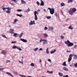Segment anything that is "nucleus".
<instances>
[{
	"label": "nucleus",
	"mask_w": 77,
	"mask_h": 77,
	"mask_svg": "<svg viewBox=\"0 0 77 77\" xmlns=\"http://www.w3.org/2000/svg\"><path fill=\"white\" fill-rule=\"evenodd\" d=\"M65 43L66 44L68 47H70L74 45V44L70 42L69 40H67L65 42Z\"/></svg>",
	"instance_id": "obj_1"
},
{
	"label": "nucleus",
	"mask_w": 77,
	"mask_h": 77,
	"mask_svg": "<svg viewBox=\"0 0 77 77\" xmlns=\"http://www.w3.org/2000/svg\"><path fill=\"white\" fill-rule=\"evenodd\" d=\"M75 11H76V9L75 8H74L72 9H70L69 11V12L71 15H72L73 14V13H74Z\"/></svg>",
	"instance_id": "obj_2"
},
{
	"label": "nucleus",
	"mask_w": 77,
	"mask_h": 77,
	"mask_svg": "<svg viewBox=\"0 0 77 77\" xmlns=\"http://www.w3.org/2000/svg\"><path fill=\"white\" fill-rule=\"evenodd\" d=\"M48 9L49 10L51 14H53L54 13V8H48Z\"/></svg>",
	"instance_id": "obj_3"
},
{
	"label": "nucleus",
	"mask_w": 77,
	"mask_h": 77,
	"mask_svg": "<svg viewBox=\"0 0 77 77\" xmlns=\"http://www.w3.org/2000/svg\"><path fill=\"white\" fill-rule=\"evenodd\" d=\"M38 14H39V13H38L37 11H34V15L35 16V21H37V20H38V17L37 15H38Z\"/></svg>",
	"instance_id": "obj_4"
},
{
	"label": "nucleus",
	"mask_w": 77,
	"mask_h": 77,
	"mask_svg": "<svg viewBox=\"0 0 77 77\" xmlns=\"http://www.w3.org/2000/svg\"><path fill=\"white\" fill-rule=\"evenodd\" d=\"M1 54L3 55H6L7 54V51L6 50H3L1 51Z\"/></svg>",
	"instance_id": "obj_5"
},
{
	"label": "nucleus",
	"mask_w": 77,
	"mask_h": 77,
	"mask_svg": "<svg viewBox=\"0 0 77 77\" xmlns=\"http://www.w3.org/2000/svg\"><path fill=\"white\" fill-rule=\"evenodd\" d=\"M35 24V21H30V22L29 23V26H31V25H33Z\"/></svg>",
	"instance_id": "obj_6"
},
{
	"label": "nucleus",
	"mask_w": 77,
	"mask_h": 77,
	"mask_svg": "<svg viewBox=\"0 0 77 77\" xmlns=\"http://www.w3.org/2000/svg\"><path fill=\"white\" fill-rule=\"evenodd\" d=\"M48 29L49 30H51V31H53L54 29L53 26H49Z\"/></svg>",
	"instance_id": "obj_7"
},
{
	"label": "nucleus",
	"mask_w": 77,
	"mask_h": 77,
	"mask_svg": "<svg viewBox=\"0 0 77 77\" xmlns=\"http://www.w3.org/2000/svg\"><path fill=\"white\" fill-rule=\"evenodd\" d=\"M20 40L21 41H23V42H27V40L25 39H22L21 38H20Z\"/></svg>",
	"instance_id": "obj_8"
},
{
	"label": "nucleus",
	"mask_w": 77,
	"mask_h": 77,
	"mask_svg": "<svg viewBox=\"0 0 77 77\" xmlns=\"http://www.w3.org/2000/svg\"><path fill=\"white\" fill-rule=\"evenodd\" d=\"M14 29H11L10 31V33L11 34H13V33H14Z\"/></svg>",
	"instance_id": "obj_9"
},
{
	"label": "nucleus",
	"mask_w": 77,
	"mask_h": 77,
	"mask_svg": "<svg viewBox=\"0 0 77 77\" xmlns=\"http://www.w3.org/2000/svg\"><path fill=\"white\" fill-rule=\"evenodd\" d=\"M17 21H18V19H15L14 20V22L13 23V24H16V23H17Z\"/></svg>",
	"instance_id": "obj_10"
},
{
	"label": "nucleus",
	"mask_w": 77,
	"mask_h": 77,
	"mask_svg": "<svg viewBox=\"0 0 77 77\" xmlns=\"http://www.w3.org/2000/svg\"><path fill=\"white\" fill-rule=\"evenodd\" d=\"M41 3L40 4V6H44V2H43L42 0H41Z\"/></svg>",
	"instance_id": "obj_11"
},
{
	"label": "nucleus",
	"mask_w": 77,
	"mask_h": 77,
	"mask_svg": "<svg viewBox=\"0 0 77 77\" xmlns=\"http://www.w3.org/2000/svg\"><path fill=\"white\" fill-rule=\"evenodd\" d=\"M44 40H45V42L43 41V45H45V44H47L48 42H47V40L46 39H44Z\"/></svg>",
	"instance_id": "obj_12"
},
{
	"label": "nucleus",
	"mask_w": 77,
	"mask_h": 77,
	"mask_svg": "<svg viewBox=\"0 0 77 77\" xmlns=\"http://www.w3.org/2000/svg\"><path fill=\"white\" fill-rule=\"evenodd\" d=\"M30 10L29 8H28L27 10H26L24 11V12H30Z\"/></svg>",
	"instance_id": "obj_13"
},
{
	"label": "nucleus",
	"mask_w": 77,
	"mask_h": 77,
	"mask_svg": "<svg viewBox=\"0 0 77 77\" xmlns=\"http://www.w3.org/2000/svg\"><path fill=\"white\" fill-rule=\"evenodd\" d=\"M56 49H54V51H52L51 52V54H53V53H54L55 52H56Z\"/></svg>",
	"instance_id": "obj_14"
},
{
	"label": "nucleus",
	"mask_w": 77,
	"mask_h": 77,
	"mask_svg": "<svg viewBox=\"0 0 77 77\" xmlns=\"http://www.w3.org/2000/svg\"><path fill=\"white\" fill-rule=\"evenodd\" d=\"M43 41L45 42V40L44 39H41L39 41V42H40V43H41L42 42H43Z\"/></svg>",
	"instance_id": "obj_15"
},
{
	"label": "nucleus",
	"mask_w": 77,
	"mask_h": 77,
	"mask_svg": "<svg viewBox=\"0 0 77 77\" xmlns=\"http://www.w3.org/2000/svg\"><path fill=\"white\" fill-rule=\"evenodd\" d=\"M58 75L60 77H62L63 76V74L61 72H58Z\"/></svg>",
	"instance_id": "obj_16"
},
{
	"label": "nucleus",
	"mask_w": 77,
	"mask_h": 77,
	"mask_svg": "<svg viewBox=\"0 0 77 77\" xmlns=\"http://www.w3.org/2000/svg\"><path fill=\"white\" fill-rule=\"evenodd\" d=\"M69 29H70L71 30L73 29V27H72V25H70V26H69L68 28Z\"/></svg>",
	"instance_id": "obj_17"
},
{
	"label": "nucleus",
	"mask_w": 77,
	"mask_h": 77,
	"mask_svg": "<svg viewBox=\"0 0 77 77\" xmlns=\"http://www.w3.org/2000/svg\"><path fill=\"white\" fill-rule=\"evenodd\" d=\"M7 74H8V75H10V76H11V77H14V76H13L12 75L11 73L7 72Z\"/></svg>",
	"instance_id": "obj_18"
},
{
	"label": "nucleus",
	"mask_w": 77,
	"mask_h": 77,
	"mask_svg": "<svg viewBox=\"0 0 77 77\" xmlns=\"http://www.w3.org/2000/svg\"><path fill=\"white\" fill-rule=\"evenodd\" d=\"M17 35H18V34L17 33H14L13 35V36H15V38H16L18 36H17Z\"/></svg>",
	"instance_id": "obj_19"
},
{
	"label": "nucleus",
	"mask_w": 77,
	"mask_h": 77,
	"mask_svg": "<svg viewBox=\"0 0 77 77\" xmlns=\"http://www.w3.org/2000/svg\"><path fill=\"white\" fill-rule=\"evenodd\" d=\"M62 65H63V66H67V65L66 64V62L65 61H64V62L62 64Z\"/></svg>",
	"instance_id": "obj_20"
},
{
	"label": "nucleus",
	"mask_w": 77,
	"mask_h": 77,
	"mask_svg": "<svg viewBox=\"0 0 77 77\" xmlns=\"http://www.w3.org/2000/svg\"><path fill=\"white\" fill-rule=\"evenodd\" d=\"M73 56L74 57V59L75 60H77V56L76 55L73 54Z\"/></svg>",
	"instance_id": "obj_21"
},
{
	"label": "nucleus",
	"mask_w": 77,
	"mask_h": 77,
	"mask_svg": "<svg viewBox=\"0 0 77 77\" xmlns=\"http://www.w3.org/2000/svg\"><path fill=\"white\" fill-rule=\"evenodd\" d=\"M43 36L45 38H47V37H48V35H47L46 33L44 34Z\"/></svg>",
	"instance_id": "obj_22"
},
{
	"label": "nucleus",
	"mask_w": 77,
	"mask_h": 77,
	"mask_svg": "<svg viewBox=\"0 0 77 77\" xmlns=\"http://www.w3.org/2000/svg\"><path fill=\"white\" fill-rule=\"evenodd\" d=\"M63 70H65V71H68V69L67 68H65V67H63Z\"/></svg>",
	"instance_id": "obj_23"
},
{
	"label": "nucleus",
	"mask_w": 77,
	"mask_h": 77,
	"mask_svg": "<svg viewBox=\"0 0 77 77\" xmlns=\"http://www.w3.org/2000/svg\"><path fill=\"white\" fill-rule=\"evenodd\" d=\"M38 49H39V48H35L33 50V51H34L36 52L37 51V50H38Z\"/></svg>",
	"instance_id": "obj_24"
},
{
	"label": "nucleus",
	"mask_w": 77,
	"mask_h": 77,
	"mask_svg": "<svg viewBox=\"0 0 77 77\" xmlns=\"http://www.w3.org/2000/svg\"><path fill=\"white\" fill-rule=\"evenodd\" d=\"M46 53L47 54H49V51H48V48H47L46 49Z\"/></svg>",
	"instance_id": "obj_25"
},
{
	"label": "nucleus",
	"mask_w": 77,
	"mask_h": 77,
	"mask_svg": "<svg viewBox=\"0 0 77 77\" xmlns=\"http://www.w3.org/2000/svg\"><path fill=\"white\" fill-rule=\"evenodd\" d=\"M13 73L15 74V75H18V74L17 72H14Z\"/></svg>",
	"instance_id": "obj_26"
},
{
	"label": "nucleus",
	"mask_w": 77,
	"mask_h": 77,
	"mask_svg": "<svg viewBox=\"0 0 77 77\" xmlns=\"http://www.w3.org/2000/svg\"><path fill=\"white\" fill-rule=\"evenodd\" d=\"M1 36L3 37V38H8L7 37H6V35L4 34H2Z\"/></svg>",
	"instance_id": "obj_27"
},
{
	"label": "nucleus",
	"mask_w": 77,
	"mask_h": 77,
	"mask_svg": "<svg viewBox=\"0 0 77 77\" xmlns=\"http://www.w3.org/2000/svg\"><path fill=\"white\" fill-rule=\"evenodd\" d=\"M21 2L22 4H26V2H24V1L23 0H21Z\"/></svg>",
	"instance_id": "obj_28"
},
{
	"label": "nucleus",
	"mask_w": 77,
	"mask_h": 77,
	"mask_svg": "<svg viewBox=\"0 0 77 77\" xmlns=\"http://www.w3.org/2000/svg\"><path fill=\"white\" fill-rule=\"evenodd\" d=\"M17 48L18 49V50H19V51H21L22 50V49L21 48H20V47H17Z\"/></svg>",
	"instance_id": "obj_29"
},
{
	"label": "nucleus",
	"mask_w": 77,
	"mask_h": 77,
	"mask_svg": "<svg viewBox=\"0 0 77 77\" xmlns=\"http://www.w3.org/2000/svg\"><path fill=\"white\" fill-rule=\"evenodd\" d=\"M73 2V0H68V3H72Z\"/></svg>",
	"instance_id": "obj_30"
},
{
	"label": "nucleus",
	"mask_w": 77,
	"mask_h": 77,
	"mask_svg": "<svg viewBox=\"0 0 77 77\" xmlns=\"http://www.w3.org/2000/svg\"><path fill=\"white\" fill-rule=\"evenodd\" d=\"M72 59V57H69L68 59V62H70V60H71Z\"/></svg>",
	"instance_id": "obj_31"
},
{
	"label": "nucleus",
	"mask_w": 77,
	"mask_h": 77,
	"mask_svg": "<svg viewBox=\"0 0 77 77\" xmlns=\"http://www.w3.org/2000/svg\"><path fill=\"white\" fill-rule=\"evenodd\" d=\"M6 12L7 13V14H11V11L9 10H7L6 11Z\"/></svg>",
	"instance_id": "obj_32"
},
{
	"label": "nucleus",
	"mask_w": 77,
	"mask_h": 77,
	"mask_svg": "<svg viewBox=\"0 0 77 77\" xmlns=\"http://www.w3.org/2000/svg\"><path fill=\"white\" fill-rule=\"evenodd\" d=\"M35 65V63H31L30 64V65L31 66H34V65Z\"/></svg>",
	"instance_id": "obj_33"
},
{
	"label": "nucleus",
	"mask_w": 77,
	"mask_h": 77,
	"mask_svg": "<svg viewBox=\"0 0 77 77\" xmlns=\"http://www.w3.org/2000/svg\"><path fill=\"white\" fill-rule=\"evenodd\" d=\"M23 32H22L20 35H19V37L20 38H21V37H22V36H23Z\"/></svg>",
	"instance_id": "obj_34"
},
{
	"label": "nucleus",
	"mask_w": 77,
	"mask_h": 77,
	"mask_svg": "<svg viewBox=\"0 0 77 77\" xmlns=\"http://www.w3.org/2000/svg\"><path fill=\"white\" fill-rule=\"evenodd\" d=\"M17 47L16 46H13L12 47L13 49H15V48H17Z\"/></svg>",
	"instance_id": "obj_35"
},
{
	"label": "nucleus",
	"mask_w": 77,
	"mask_h": 77,
	"mask_svg": "<svg viewBox=\"0 0 77 77\" xmlns=\"http://www.w3.org/2000/svg\"><path fill=\"white\" fill-rule=\"evenodd\" d=\"M11 9H12V8H10L9 7H7L6 8V9H7L8 10V11H10V10H11Z\"/></svg>",
	"instance_id": "obj_36"
},
{
	"label": "nucleus",
	"mask_w": 77,
	"mask_h": 77,
	"mask_svg": "<svg viewBox=\"0 0 77 77\" xmlns=\"http://www.w3.org/2000/svg\"><path fill=\"white\" fill-rule=\"evenodd\" d=\"M15 43H17V41H16L11 42V44H15Z\"/></svg>",
	"instance_id": "obj_37"
},
{
	"label": "nucleus",
	"mask_w": 77,
	"mask_h": 77,
	"mask_svg": "<svg viewBox=\"0 0 77 77\" xmlns=\"http://www.w3.org/2000/svg\"><path fill=\"white\" fill-rule=\"evenodd\" d=\"M36 3L38 6H39L40 5V3L38 1L36 2Z\"/></svg>",
	"instance_id": "obj_38"
},
{
	"label": "nucleus",
	"mask_w": 77,
	"mask_h": 77,
	"mask_svg": "<svg viewBox=\"0 0 77 77\" xmlns=\"http://www.w3.org/2000/svg\"><path fill=\"white\" fill-rule=\"evenodd\" d=\"M60 5L61 6H65V4L64 3H61Z\"/></svg>",
	"instance_id": "obj_39"
},
{
	"label": "nucleus",
	"mask_w": 77,
	"mask_h": 77,
	"mask_svg": "<svg viewBox=\"0 0 77 77\" xmlns=\"http://www.w3.org/2000/svg\"><path fill=\"white\" fill-rule=\"evenodd\" d=\"M6 63H9V62H11V61L9 60H7L6 61Z\"/></svg>",
	"instance_id": "obj_40"
},
{
	"label": "nucleus",
	"mask_w": 77,
	"mask_h": 77,
	"mask_svg": "<svg viewBox=\"0 0 77 77\" xmlns=\"http://www.w3.org/2000/svg\"><path fill=\"white\" fill-rule=\"evenodd\" d=\"M6 8H2V9H3V11H6L5 9H6Z\"/></svg>",
	"instance_id": "obj_41"
},
{
	"label": "nucleus",
	"mask_w": 77,
	"mask_h": 77,
	"mask_svg": "<svg viewBox=\"0 0 77 77\" xmlns=\"http://www.w3.org/2000/svg\"><path fill=\"white\" fill-rule=\"evenodd\" d=\"M17 11L18 12H21V11H22V10L20 9H18L17 10Z\"/></svg>",
	"instance_id": "obj_42"
},
{
	"label": "nucleus",
	"mask_w": 77,
	"mask_h": 77,
	"mask_svg": "<svg viewBox=\"0 0 77 77\" xmlns=\"http://www.w3.org/2000/svg\"><path fill=\"white\" fill-rule=\"evenodd\" d=\"M73 55L72 54H70L69 56V57H73Z\"/></svg>",
	"instance_id": "obj_43"
},
{
	"label": "nucleus",
	"mask_w": 77,
	"mask_h": 77,
	"mask_svg": "<svg viewBox=\"0 0 77 77\" xmlns=\"http://www.w3.org/2000/svg\"><path fill=\"white\" fill-rule=\"evenodd\" d=\"M61 39H63V38H65V37H63V35H61Z\"/></svg>",
	"instance_id": "obj_44"
},
{
	"label": "nucleus",
	"mask_w": 77,
	"mask_h": 77,
	"mask_svg": "<svg viewBox=\"0 0 77 77\" xmlns=\"http://www.w3.org/2000/svg\"><path fill=\"white\" fill-rule=\"evenodd\" d=\"M47 18V19H50V18H51V16H48Z\"/></svg>",
	"instance_id": "obj_45"
},
{
	"label": "nucleus",
	"mask_w": 77,
	"mask_h": 77,
	"mask_svg": "<svg viewBox=\"0 0 77 77\" xmlns=\"http://www.w3.org/2000/svg\"><path fill=\"white\" fill-rule=\"evenodd\" d=\"M74 66H75V67H77V63H76L75 64H74Z\"/></svg>",
	"instance_id": "obj_46"
},
{
	"label": "nucleus",
	"mask_w": 77,
	"mask_h": 77,
	"mask_svg": "<svg viewBox=\"0 0 77 77\" xmlns=\"http://www.w3.org/2000/svg\"><path fill=\"white\" fill-rule=\"evenodd\" d=\"M60 12L61 15H63V11L62 10L60 11Z\"/></svg>",
	"instance_id": "obj_47"
},
{
	"label": "nucleus",
	"mask_w": 77,
	"mask_h": 77,
	"mask_svg": "<svg viewBox=\"0 0 77 77\" xmlns=\"http://www.w3.org/2000/svg\"><path fill=\"white\" fill-rule=\"evenodd\" d=\"M67 53H71V51H69L68 50H66Z\"/></svg>",
	"instance_id": "obj_48"
},
{
	"label": "nucleus",
	"mask_w": 77,
	"mask_h": 77,
	"mask_svg": "<svg viewBox=\"0 0 77 77\" xmlns=\"http://www.w3.org/2000/svg\"><path fill=\"white\" fill-rule=\"evenodd\" d=\"M69 77V76L68 75H63V77Z\"/></svg>",
	"instance_id": "obj_49"
},
{
	"label": "nucleus",
	"mask_w": 77,
	"mask_h": 77,
	"mask_svg": "<svg viewBox=\"0 0 77 77\" xmlns=\"http://www.w3.org/2000/svg\"><path fill=\"white\" fill-rule=\"evenodd\" d=\"M42 50H43V49L42 48H40L39 49V51H42Z\"/></svg>",
	"instance_id": "obj_50"
},
{
	"label": "nucleus",
	"mask_w": 77,
	"mask_h": 77,
	"mask_svg": "<svg viewBox=\"0 0 77 77\" xmlns=\"http://www.w3.org/2000/svg\"><path fill=\"white\" fill-rule=\"evenodd\" d=\"M48 29V28H47V27L45 26V30H47V29Z\"/></svg>",
	"instance_id": "obj_51"
},
{
	"label": "nucleus",
	"mask_w": 77,
	"mask_h": 77,
	"mask_svg": "<svg viewBox=\"0 0 77 77\" xmlns=\"http://www.w3.org/2000/svg\"><path fill=\"white\" fill-rule=\"evenodd\" d=\"M5 68H0V71H3V69H4Z\"/></svg>",
	"instance_id": "obj_52"
},
{
	"label": "nucleus",
	"mask_w": 77,
	"mask_h": 77,
	"mask_svg": "<svg viewBox=\"0 0 77 77\" xmlns=\"http://www.w3.org/2000/svg\"><path fill=\"white\" fill-rule=\"evenodd\" d=\"M19 63H22H22H23V62L21 61H19Z\"/></svg>",
	"instance_id": "obj_53"
},
{
	"label": "nucleus",
	"mask_w": 77,
	"mask_h": 77,
	"mask_svg": "<svg viewBox=\"0 0 77 77\" xmlns=\"http://www.w3.org/2000/svg\"><path fill=\"white\" fill-rule=\"evenodd\" d=\"M69 18H68V19H67L66 20V21H69Z\"/></svg>",
	"instance_id": "obj_54"
},
{
	"label": "nucleus",
	"mask_w": 77,
	"mask_h": 77,
	"mask_svg": "<svg viewBox=\"0 0 77 77\" xmlns=\"http://www.w3.org/2000/svg\"><path fill=\"white\" fill-rule=\"evenodd\" d=\"M55 15L56 17H57V13L56 12L55 13Z\"/></svg>",
	"instance_id": "obj_55"
},
{
	"label": "nucleus",
	"mask_w": 77,
	"mask_h": 77,
	"mask_svg": "<svg viewBox=\"0 0 77 77\" xmlns=\"http://www.w3.org/2000/svg\"><path fill=\"white\" fill-rule=\"evenodd\" d=\"M77 45H75L74 46V48H77Z\"/></svg>",
	"instance_id": "obj_56"
},
{
	"label": "nucleus",
	"mask_w": 77,
	"mask_h": 77,
	"mask_svg": "<svg viewBox=\"0 0 77 77\" xmlns=\"http://www.w3.org/2000/svg\"><path fill=\"white\" fill-rule=\"evenodd\" d=\"M66 18V17H65V16L63 15V19H64L65 18Z\"/></svg>",
	"instance_id": "obj_57"
},
{
	"label": "nucleus",
	"mask_w": 77,
	"mask_h": 77,
	"mask_svg": "<svg viewBox=\"0 0 77 77\" xmlns=\"http://www.w3.org/2000/svg\"><path fill=\"white\" fill-rule=\"evenodd\" d=\"M16 15L18 17H20V14H16Z\"/></svg>",
	"instance_id": "obj_58"
},
{
	"label": "nucleus",
	"mask_w": 77,
	"mask_h": 77,
	"mask_svg": "<svg viewBox=\"0 0 77 77\" xmlns=\"http://www.w3.org/2000/svg\"><path fill=\"white\" fill-rule=\"evenodd\" d=\"M53 71H50L49 72V74H52L53 73Z\"/></svg>",
	"instance_id": "obj_59"
},
{
	"label": "nucleus",
	"mask_w": 77,
	"mask_h": 77,
	"mask_svg": "<svg viewBox=\"0 0 77 77\" xmlns=\"http://www.w3.org/2000/svg\"><path fill=\"white\" fill-rule=\"evenodd\" d=\"M48 62H51V60H50V59H48Z\"/></svg>",
	"instance_id": "obj_60"
},
{
	"label": "nucleus",
	"mask_w": 77,
	"mask_h": 77,
	"mask_svg": "<svg viewBox=\"0 0 77 77\" xmlns=\"http://www.w3.org/2000/svg\"><path fill=\"white\" fill-rule=\"evenodd\" d=\"M14 0V2H17V0Z\"/></svg>",
	"instance_id": "obj_61"
},
{
	"label": "nucleus",
	"mask_w": 77,
	"mask_h": 77,
	"mask_svg": "<svg viewBox=\"0 0 77 77\" xmlns=\"http://www.w3.org/2000/svg\"><path fill=\"white\" fill-rule=\"evenodd\" d=\"M47 72L49 73V74L50 73V71L48 70L47 71Z\"/></svg>",
	"instance_id": "obj_62"
},
{
	"label": "nucleus",
	"mask_w": 77,
	"mask_h": 77,
	"mask_svg": "<svg viewBox=\"0 0 77 77\" xmlns=\"http://www.w3.org/2000/svg\"><path fill=\"white\" fill-rule=\"evenodd\" d=\"M23 16V15L22 14H20V17H21Z\"/></svg>",
	"instance_id": "obj_63"
},
{
	"label": "nucleus",
	"mask_w": 77,
	"mask_h": 77,
	"mask_svg": "<svg viewBox=\"0 0 77 77\" xmlns=\"http://www.w3.org/2000/svg\"><path fill=\"white\" fill-rule=\"evenodd\" d=\"M41 11L40 10L38 9V10L37 11V12H39V11Z\"/></svg>",
	"instance_id": "obj_64"
}]
</instances>
